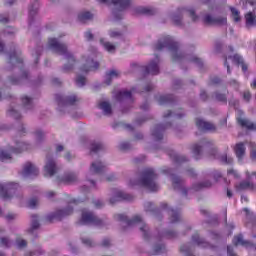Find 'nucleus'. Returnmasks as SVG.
<instances>
[{
  "mask_svg": "<svg viewBox=\"0 0 256 256\" xmlns=\"http://www.w3.org/2000/svg\"><path fill=\"white\" fill-rule=\"evenodd\" d=\"M155 179H157V175L153 168H146L141 175V178L138 182L142 187H146L149 191H159V185L155 183Z\"/></svg>",
  "mask_w": 256,
  "mask_h": 256,
  "instance_id": "f257e3e1",
  "label": "nucleus"
},
{
  "mask_svg": "<svg viewBox=\"0 0 256 256\" xmlns=\"http://www.w3.org/2000/svg\"><path fill=\"white\" fill-rule=\"evenodd\" d=\"M48 46L52 51H54V53H58V55H65L68 63H75V58L67 52V46H65V44L59 43L55 38H50L48 40Z\"/></svg>",
  "mask_w": 256,
  "mask_h": 256,
  "instance_id": "f03ea898",
  "label": "nucleus"
},
{
  "mask_svg": "<svg viewBox=\"0 0 256 256\" xmlns=\"http://www.w3.org/2000/svg\"><path fill=\"white\" fill-rule=\"evenodd\" d=\"M116 221H124L126 225H135V223L139 224L140 231H142L144 237H147V231H149V227L143 223L141 216H135L133 220L127 219V216L123 214H116L115 216Z\"/></svg>",
  "mask_w": 256,
  "mask_h": 256,
  "instance_id": "7ed1b4c3",
  "label": "nucleus"
},
{
  "mask_svg": "<svg viewBox=\"0 0 256 256\" xmlns=\"http://www.w3.org/2000/svg\"><path fill=\"white\" fill-rule=\"evenodd\" d=\"M165 47H167L168 49H170L171 51H174V53L172 54L173 57L175 58V55H177V43L175 41H173V39H171V37L166 36L165 38H163L162 40L158 41V43L155 46V49L157 51H161V49H165Z\"/></svg>",
  "mask_w": 256,
  "mask_h": 256,
  "instance_id": "20e7f679",
  "label": "nucleus"
},
{
  "mask_svg": "<svg viewBox=\"0 0 256 256\" xmlns=\"http://www.w3.org/2000/svg\"><path fill=\"white\" fill-rule=\"evenodd\" d=\"M256 172H246V181L241 182L236 188L238 191L245 189H255Z\"/></svg>",
  "mask_w": 256,
  "mask_h": 256,
  "instance_id": "39448f33",
  "label": "nucleus"
},
{
  "mask_svg": "<svg viewBox=\"0 0 256 256\" xmlns=\"http://www.w3.org/2000/svg\"><path fill=\"white\" fill-rule=\"evenodd\" d=\"M81 225H103V222L97 218L93 212L84 210L80 220Z\"/></svg>",
  "mask_w": 256,
  "mask_h": 256,
  "instance_id": "423d86ee",
  "label": "nucleus"
},
{
  "mask_svg": "<svg viewBox=\"0 0 256 256\" xmlns=\"http://www.w3.org/2000/svg\"><path fill=\"white\" fill-rule=\"evenodd\" d=\"M19 189V184L16 183H8V184H0V193L1 198L4 199V201H7V199H11V195L9 193H15Z\"/></svg>",
  "mask_w": 256,
  "mask_h": 256,
  "instance_id": "0eeeda50",
  "label": "nucleus"
},
{
  "mask_svg": "<svg viewBox=\"0 0 256 256\" xmlns=\"http://www.w3.org/2000/svg\"><path fill=\"white\" fill-rule=\"evenodd\" d=\"M94 57H97V53L95 51L92 52L91 58H83L84 66L82 69L84 73H89V71H95V69H99V63L95 62L93 59Z\"/></svg>",
  "mask_w": 256,
  "mask_h": 256,
  "instance_id": "6e6552de",
  "label": "nucleus"
},
{
  "mask_svg": "<svg viewBox=\"0 0 256 256\" xmlns=\"http://www.w3.org/2000/svg\"><path fill=\"white\" fill-rule=\"evenodd\" d=\"M57 171H58L57 164H55V161H53V159L47 156L46 164L44 166L45 177H53L55 173H57Z\"/></svg>",
  "mask_w": 256,
  "mask_h": 256,
  "instance_id": "1a4fd4ad",
  "label": "nucleus"
},
{
  "mask_svg": "<svg viewBox=\"0 0 256 256\" xmlns=\"http://www.w3.org/2000/svg\"><path fill=\"white\" fill-rule=\"evenodd\" d=\"M183 13H187V15L191 17L192 21H197L198 19L193 10L182 8L181 10H178V12L173 16L172 21L174 24L181 25V15H183Z\"/></svg>",
  "mask_w": 256,
  "mask_h": 256,
  "instance_id": "9d476101",
  "label": "nucleus"
},
{
  "mask_svg": "<svg viewBox=\"0 0 256 256\" xmlns=\"http://www.w3.org/2000/svg\"><path fill=\"white\" fill-rule=\"evenodd\" d=\"M100 3H106V5H115L118 7L120 11L127 9L129 5H131V1L129 0H98Z\"/></svg>",
  "mask_w": 256,
  "mask_h": 256,
  "instance_id": "9b49d317",
  "label": "nucleus"
},
{
  "mask_svg": "<svg viewBox=\"0 0 256 256\" xmlns=\"http://www.w3.org/2000/svg\"><path fill=\"white\" fill-rule=\"evenodd\" d=\"M114 197L110 199V203L111 205H115V203H117V201H131V199H133V197L129 194H125L124 192L120 191V190H116L113 193Z\"/></svg>",
  "mask_w": 256,
  "mask_h": 256,
  "instance_id": "f8f14e48",
  "label": "nucleus"
},
{
  "mask_svg": "<svg viewBox=\"0 0 256 256\" xmlns=\"http://www.w3.org/2000/svg\"><path fill=\"white\" fill-rule=\"evenodd\" d=\"M204 23L206 25H225L227 23L226 17H212L211 15H206L204 17Z\"/></svg>",
  "mask_w": 256,
  "mask_h": 256,
  "instance_id": "ddd939ff",
  "label": "nucleus"
},
{
  "mask_svg": "<svg viewBox=\"0 0 256 256\" xmlns=\"http://www.w3.org/2000/svg\"><path fill=\"white\" fill-rule=\"evenodd\" d=\"M22 175H24V177H29L31 175L37 176L39 175V169H37L31 162H28L23 167Z\"/></svg>",
  "mask_w": 256,
  "mask_h": 256,
  "instance_id": "4468645a",
  "label": "nucleus"
},
{
  "mask_svg": "<svg viewBox=\"0 0 256 256\" xmlns=\"http://www.w3.org/2000/svg\"><path fill=\"white\" fill-rule=\"evenodd\" d=\"M196 127H198L200 131H215V126L212 123L201 118L196 119Z\"/></svg>",
  "mask_w": 256,
  "mask_h": 256,
  "instance_id": "2eb2a0df",
  "label": "nucleus"
},
{
  "mask_svg": "<svg viewBox=\"0 0 256 256\" xmlns=\"http://www.w3.org/2000/svg\"><path fill=\"white\" fill-rule=\"evenodd\" d=\"M146 73L149 75H159V59H155L146 67Z\"/></svg>",
  "mask_w": 256,
  "mask_h": 256,
  "instance_id": "dca6fc26",
  "label": "nucleus"
},
{
  "mask_svg": "<svg viewBox=\"0 0 256 256\" xmlns=\"http://www.w3.org/2000/svg\"><path fill=\"white\" fill-rule=\"evenodd\" d=\"M71 213H73V208L71 207L66 210H58L52 217H50V221H53L54 219L61 221L63 217H67L68 215H71Z\"/></svg>",
  "mask_w": 256,
  "mask_h": 256,
  "instance_id": "f3484780",
  "label": "nucleus"
},
{
  "mask_svg": "<svg viewBox=\"0 0 256 256\" xmlns=\"http://www.w3.org/2000/svg\"><path fill=\"white\" fill-rule=\"evenodd\" d=\"M133 15H155V9L139 6L133 10Z\"/></svg>",
  "mask_w": 256,
  "mask_h": 256,
  "instance_id": "a211bd4d",
  "label": "nucleus"
},
{
  "mask_svg": "<svg viewBox=\"0 0 256 256\" xmlns=\"http://www.w3.org/2000/svg\"><path fill=\"white\" fill-rule=\"evenodd\" d=\"M75 181H77V174L75 173H67L60 179V183H64V185H71Z\"/></svg>",
  "mask_w": 256,
  "mask_h": 256,
  "instance_id": "6ab92c4d",
  "label": "nucleus"
},
{
  "mask_svg": "<svg viewBox=\"0 0 256 256\" xmlns=\"http://www.w3.org/2000/svg\"><path fill=\"white\" fill-rule=\"evenodd\" d=\"M238 123L241 125V127H245L250 131H256V123H253L245 118H238Z\"/></svg>",
  "mask_w": 256,
  "mask_h": 256,
  "instance_id": "aec40b11",
  "label": "nucleus"
},
{
  "mask_svg": "<svg viewBox=\"0 0 256 256\" xmlns=\"http://www.w3.org/2000/svg\"><path fill=\"white\" fill-rule=\"evenodd\" d=\"M235 155L238 159H243L245 157V144L244 143H238L234 147Z\"/></svg>",
  "mask_w": 256,
  "mask_h": 256,
  "instance_id": "412c9836",
  "label": "nucleus"
},
{
  "mask_svg": "<svg viewBox=\"0 0 256 256\" xmlns=\"http://www.w3.org/2000/svg\"><path fill=\"white\" fill-rule=\"evenodd\" d=\"M105 171V165L101 162H93L90 167L91 173H103Z\"/></svg>",
  "mask_w": 256,
  "mask_h": 256,
  "instance_id": "4be33fe9",
  "label": "nucleus"
},
{
  "mask_svg": "<svg viewBox=\"0 0 256 256\" xmlns=\"http://www.w3.org/2000/svg\"><path fill=\"white\" fill-rule=\"evenodd\" d=\"M233 244L234 245H243L244 247H249V245H251V242H247V241L243 240L242 235H237L233 239Z\"/></svg>",
  "mask_w": 256,
  "mask_h": 256,
  "instance_id": "5701e85b",
  "label": "nucleus"
},
{
  "mask_svg": "<svg viewBox=\"0 0 256 256\" xmlns=\"http://www.w3.org/2000/svg\"><path fill=\"white\" fill-rule=\"evenodd\" d=\"M117 101H125V99H131V91L123 90L116 95Z\"/></svg>",
  "mask_w": 256,
  "mask_h": 256,
  "instance_id": "b1692460",
  "label": "nucleus"
},
{
  "mask_svg": "<svg viewBox=\"0 0 256 256\" xmlns=\"http://www.w3.org/2000/svg\"><path fill=\"white\" fill-rule=\"evenodd\" d=\"M99 109H102L105 115H111V104H109V102H100Z\"/></svg>",
  "mask_w": 256,
  "mask_h": 256,
  "instance_id": "393cba45",
  "label": "nucleus"
},
{
  "mask_svg": "<svg viewBox=\"0 0 256 256\" xmlns=\"http://www.w3.org/2000/svg\"><path fill=\"white\" fill-rule=\"evenodd\" d=\"M79 21L81 23H85V21H89V19H93V14L91 12H80L78 15Z\"/></svg>",
  "mask_w": 256,
  "mask_h": 256,
  "instance_id": "a878e982",
  "label": "nucleus"
},
{
  "mask_svg": "<svg viewBox=\"0 0 256 256\" xmlns=\"http://www.w3.org/2000/svg\"><path fill=\"white\" fill-rule=\"evenodd\" d=\"M19 52L14 51L10 54V62L11 63H23V58H21Z\"/></svg>",
  "mask_w": 256,
  "mask_h": 256,
  "instance_id": "bb28decb",
  "label": "nucleus"
},
{
  "mask_svg": "<svg viewBox=\"0 0 256 256\" xmlns=\"http://www.w3.org/2000/svg\"><path fill=\"white\" fill-rule=\"evenodd\" d=\"M29 150V144L20 142L17 144V148L13 150L14 153H23V151Z\"/></svg>",
  "mask_w": 256,
  "mask_h": 256,
  "instance_id": "cd10ccee",
  "label": "nucleus"
},
{
  "mask_svg": "<svg viewBox=\"0 0 256 256\" xmlns=\"http://www.w3.org/2000/svg\"><path fill=\"white\" fill-rule=\"evenodd\" d=\"M120 73L117 70H111L109 73L106 74V79L109 80L107 82V85L111 83V79H117L119 77Z\"/></svg>",
  "mask_w": 256,
  "mask_h": 256,
  "instance_id": "c85d7f7f",
  "label": "nucleus"
},
{
  "mask_svg": "<svg viewBox=\"0 0 256 256\" xmlns=\"http://www.w3.org/2000/svg\"><path fill=\"white\" fill-rule=\"evenodd\" d=\"M35 229H39V221L37 220V216L33 215L31 219V228L28 231L29 233H33Z\"/></svg>",
  "mask_w": 256,
  "mask_h": 256,
  "instance_id": "c756f323",
  "label": "nucleus"
},
{
  "mask_svg": "<svg viewBox=\"0 0 256 256\" xmlns=\"http://www.w3.org/2000/svg\"><path fill=\"white\" fill-rule=\"evenodd\" d=\"M172 183L174 189H183V180L179 177H174L172 178Z\"/></svg>",
  "mask_w": 256,
  "mask_h": 256,
  "instance_id": "7c9ffc66",
  "label": "nucleus"
},
{
  "mask_svg": "<svg viewBox=\"0 0 256 256\" xmlns=\"http://www.w3.org/2000/svg\"><path fill=\"white\" fill-rule=\"evenodd\" d=\"M233 60L235 63H238V65H242V71H247V64L243 63V58H241V56L236 54L234 55Z\"/></svg>",
  "mask_w": 256,
  "mask_h": 256,
  "instance_id": "2f4dec72",
  "label": "nucleus"
},
{
  "mask_svg": "<svg viewBox=\"0 0 256 256\" xmlns=\"http://www.w3.org/2000/svg\"><path fill=\"white\" fill-rule=\"evenodd\" d=\"M249 149H250V158L255 161L256 159V144L255 142H250L249 143Z\"/></svg>",
  "mask_w": 256,
  "mask_h": 256,
  "instance_id": "473e14b6",
  "label": "nucleus"
},
{
  "mask_svg": "<svg viewBox=\"0 0 256 256\" xmlns=\"http://www.w3.org/2000/svg\"><path fill=\"white\" fill-rule=\"evenodd\" d=\"M100 42L103 44V47L108 51V53H114L115 51V45L111 44L110 42H103V40H100Z\"/></svg>",
  "mask_w": 256,
  "mask_h": 256,
  "instance_id": "72a5a7b5",
  "label": "nucleus"
},
{
  "mask_svg": "<svg viewBox=\"0 0 256 256\" xmlns=\"http://www.w3.org/2000/svg\"><path fill=\"white\" fill-rule=\"evenodd\" d=\"M232 13V18L236 23H239L241 21V15L239 14V10L235 8H230Z\"/></svg>",
  "mask_w": 256,
  "mask_h": 256,
  "instance_id": "f704fd0d",
  "label": "nucleus"
},
{
  "mask_svg": "<svg viewBox=\"0 0 256 256\" xmlns=\"http://www.w3.org/2000/svg\"><path fill=\"white\" fill-rule=\"evenodd\" d=\"M101 149H103V144L97 142V143H92L91 144V148L90 151L91 153H97V151H101Z\"/></svg>",
  "mask_w": 256,
  "mask_h": 256,
  "instance_id": "c9c22d12",
  "label": "nucleus"
},
{
  "mask_svg": "<svg viewBox=\"0 0 256 256\" xmlns=\"http://www.w3.org/2000/svg\"><path fill=\"white\" fill-rule=\"evenodd\" d=\"M169 215L171 217L170 218L171 223H177V221H179L180 219L179 213L175 212V210H170Z\"/></svg>",
  "mask_w": 256,
  "mask_h": 256,
  "instance_id": "e433bc0d",
  "label": "nucleus"
},
{
  "mask_svg": "<svg viewBox=\"0 0 256 256\" xmlns=\"http://www.w3.org/2000/svg\"><path fill=\"white\" fill-rule=\"evenodd\" d=\"M192 239L194 243H197V245H199L200 247H207V243H205L203 239L199 238V236H193Z\"/></svg>",
  "mask_w": 256,
  "mask_h": 256,
  "instance_id": "4c0bfd02",
  "label": "nucleus"
},
{
  "mask_svg": "<svg viewBox=\"0 0 256 256\" xmlns=\"http://www.w3.org/2000/svg\"><path fill=\"white\" fill-rule=\"evenodd\" d=\"M172 100V96L168 95V96H160L158 101L160 103V105H163V103H169Z\"/></svg>",
  "mask_w": 256,
  "mask_h": 256,
  "instance_id": "58836bf2",
  "label": "nucleus"
},
{
  "mask_svg": "<svg viewBox=\"0 0 256 256\" xmlns=\"http://www.w3.org/2000/svg\"><path fill=\"white\" fill-rule=\"evenodd\" d=\"M192 151H193V153H194V155H195V158H196V159H199V155L201 154V146L198 145V144H195V145L193 146Z\"/></svg>",
  "mask_w": 256,
  "mask_h": 256,
  "instance_id": "ea45409f",
  "label": "nucleus"
},
{
  "mask_svg": "<svg viewBox=\"0 0 256 256\" xmlns=\"http://www.w3.org/2000/svg\"><path fill=\"white\" fill-rule=\"evenodd\" d=\"M11 154H7L5 151H0V161H9Z\"/></svg>",
  "mask_w": 256,
  "mask_h": 256,
  "instance_id": "a19ab883",
  "label": "nucleus"
},
{
  "mask_svg": "<svg viewBox=\"0 0 256 256\" xmlns=\"http://www.w3.org/2000/svg\"><path fill=\"white\" fill-rule=\"evenodd\" d=\"M174 161H176V163H183L185 161H187V158L185 156H179L177 154H174L173 156Z\"/></svg>",
  "mask_w": 256,
  "mask_h": 256,
  "instance_id": "79ce46f5",
  "label": "nucleus"
},
{
  "mask_svg": "<svg viewBox=\"0 0 256 256\" xmlns=\"http://www.w3.org/2000/svg\"><path fill=\"white\" fill-rule=\"evenodd\" d=\"M86 81L87 80L83 76H78L76 78V84L78 85V87H83V85H85Z\"/></svg>",
  "mask_w": 256,
  "mask_h": 256,
  "instance_id": "37998d69",
  "label": "nucleus"
},
{
  "mask_svg": "<svg viewBox=\"0 0 256 256\" xmlns=\"http://www.w3.org/2000/svg\"><path fill=\"white\" fill-rule=\"evenodd\" d=\"M11 245V241L9 239L3 237L0 239V247H9Z\"/></svg>",
  "mask_w": 256,
  "mask_h": 256,
  "instance_id": "c03bdc74",
  "label": "nucleus"
},
{
  "mask_svg": "<svg viewBox=\"0 0 256 256\" xmlns=\"http://www.w3.org/2000/svg\"><path fill=\"white\" fill-rule=\"evenodd\" d=\"M16 244L18 247H27V241H25L24 239L18 238L16 240Z\"/></svg>",
  "mask_w": 256,
  "mask_h": 256,
  "instance_id": "a18cd8bd",
  "label": "nucleus"
},
{
  "mask_svg": "<svg viewBox=\"0 0 256 256\" xmlns=\"http://www.w3.org/2000/svg\"><path fill=\"white\" fill-rule=\"evenodd\" d=\"M75 101H77V96H70V97L66 98L65 103L69 104V105H73V103H75Z\"/></svg>",
  "mask_w": 256,
  "mask_h": 256,
  "instance_id": "49530a36",
  "label": "nucleus"
},
{
  "mask_svg": "<svg viewBox=\"0 0 256 256\" xmlns=\"http://www.w3.org/2000/svg\"><path fill=\"white\" fill-rule=\"evenodd\" d=\"M9 115H11V117H14V119H19V117H21V114L13 109L9 110Z\"/></svg>",
  "mask_w": 256,
  "mask_h": 256,
  "instance_id": "de8ad7c7",
  "label": "nucleus"
},
{
  "mask_svg": "<svg viewBox=\"0 0 256 256\" xmlns=\"http://www.w3.org/2000/svg\"><path fill=\"white\" fill-rule=\"evenodd\" d=\"M221 161H223V163H228V164H230V163H233V158H231V157H227V155H223V156H221Z\"/></svg>",
  "mask_w": 256,
  "mask_h": 256,
  "instance_id": "09e8293b",
  "label": "nucleus"
},
{
  "mask_svg": "<svg viewBox=\"0 0 256 256\" xmlns=\"http://www.w3.org/2000/svg\"><path fill=\"white\" fill-rule=\"evenodd\" d=\"M82 243H84V245H86V247H93V241L89 240V239H82Z\"/></svg>",
  "mask_w": 256,
  "mask_h": 256,
  "instance_id": "8fccbe9b",
  "label": "nucleus"
},
{
  "mask_svg": "<svg viewBox=\"0 0 256 256\" xmlns=\"http://www.w3.org/2000/svg\"><path fill=\"white\" fill-rule=\"evenodd\" d=\"M163 249H164L163 245H161V246H156V247H155L154 255H159L160 253H163Z\"/></svg>",
  "mask_w": 256,
  "mask_h": 256,
  "instance_id": "3c124183",
  "label": "nucleus"
},
{
  "mask_svg": "<svg viewBox=\"0 0 256 256\" xmlns=\"http://www.w3.org/2000/svg\"><path fill=\"white\" fill-rule=\"evenodd\" d=\"M243 98H244L245 101H250L251 100V92L245 91L243 93Z\"/></svg>",
  "mask_w": 256,
  "mask_h": 256,
  "instance_id": "603ef678",
  "label": "nucleus"
},
{
  "mask_svg": "<svg viewBox=\"0 0 256 256\" xmlns=\"http://www.w3.org/2000/svg\"><path fill=\"white\" fill-rule=\"evenodd\" d=\"M5 218L7 219V221H13V219H17V214H8L5 216Z\"/></svg>",
  "mask_w": 256,
  "mask_h": 256,
  "instance_id": "864d4df0",
  "label": "nucleus"
},
{
  "mask_svg": "<svg viewBox=\"0 0 256 256\" xmlns=\"http://www.w3.org/2000/svg\"><path fill=\"white\" fill-rule=\"evenodd\" d=\"M22 103L24 104V105H31V98H29V97H23L22 98Z\"/></svg>",
  "mask_w": 256,
  "mask_h": 256,
  "instance_id": "5fc2aeb1",
  "label": "nucleus"
},
{
  "mask_svg": "<svg viewBox=\"0 0 256 256\" xmlns=\"http://www.w3.org/2000/svg\"><path fill=\"white\" fill-rule=\"evenodd\" d=\"M216 99H218V101H223V102L227 101V97H225V95H223V94H218L216 96Z\"/></svg>",
  "mask_w": 256,
  "mask_h": 256,
  "instance_id": "6e6d98bb",
  "label": "nucleus"
},
{
  "mask_svg": "<svg viewBox=\"0 0 256 256\" xmlns=\"http://www.w3.org/2000/svg\"><path fill=\"white\" fill-rule=\"evenodd\" d=\"M38 201L37 199H32L29 201V207L33 208L37 205Z\"/></svg>",
  "mask_w": 256,
  "mask_h": 256,
  "instance_id": "4d7b16f0",
  "label": "nucleus"
},
{
  "mask_svg": "<svg viewBox=\"0 0 256 256\" xmlns=\"http://www.w3.org/2000/svg\"><path fill=\"white\" fill-rule=\"evenodd\" d=\"M85 38L88 40V41H91V39H93V34L90 32V31H87L85 33Z\"/></svg>",
  "mask_w": 256,
  "mask_h": 256,
  "instance_id": "13d9d810",
  "label": "nucleus"
},
{
  "mask_svg": "<svg viewBox=\"0 0 256 256\" xmlns=\"http://www.w3.org/2000/svg\"><path fill=\"white\" fill-rule=\"evenodd\" d=\"M36 139L38 140V141H41V139H43V132H41V131H38V132H36Z\"/></svg>",
  "mask_w": 256,
  "mask_h": 256,
  "instance_id": "bf43d9fd",
  "label": "nucleus"
},
{
  "mask_svg": "<svg viewBox=\"0 0 256 256\" xmlns=\"http://www.w3.org/2000/svg\"><path fill=\"white\" fill-rule=\"evenodd\" d=\"M150 207H153V203L147 202V203L145 204V209H146V211H153V209H151Z\"/></svg>",
  "mask_w": 256,
  "mask_h": 256,
  "instance_id": "052dcab7",
  "label": "nucleus"
},
{
  "mask_svg": "<svg viewBox=\"0 0 256 256\" xmlns=\"http://www.w3.org/2000/svg\"><path fill=\"white\" fill-rule=\"evenodd\" d=\"M102 245L103 247H109V245H111V241L109 239H104Z\"/></svg>",
  "mask_w": 256,
  "mask_h": 256,
  "instance_id": "680f3d73",
  "label": "nucleus"
},
{
  "mask_svg": "<svg viewBox=\"0 0 256 256\" xmlns=\"http://www.w3.org/2000/svg\"><path fill=\"white\" fill-rule=\"evenodd\" d=\"M204 187H211V182H204L200 184L199 189H203Z\"/></svg>",
  "mask_w": 256,
  "mask_h": 256,
  "instance_id": "e2e57ef3",
  "label": "nucleus"
},
{
  "mask_svg": "<svg viewBox=\"0 0 256 256\" xmlns=\"http://www.w3.org/2000/svg\"><path fill=\"white\" fill-rule=\"evenodd\" d=\"M154 137H156V139L159 141L161 139H163V134L161 132H158V133H154L153 134Z\"/></svg>",
  "mask_w": 256,
  "mask_h": 256,
  "instance_id": "0e129e2a",
  "label": "nucleus"
},
{
  "mask_svg": "<svg viewBox=\"0 0 256 256\" xmlns=\"http://www.w3.org/2000/svg\"><path fill=\"white\" fill-rule=\"evenodd\" d=\"M119 36H121V33H119V32H115V31H110V37H119Z\"/></svg>",
  "mask_w": 256,
  "mask_h": 256,
  "instance_id": "69168bd1",
  "label": "nucleus"
},
{
  "mask_svg": "<svg viewBox=\"0 0 256 256\" xmlns=\"http://www.w3.org/2000/svg\"><path fill=\"white\" fill-rule=\"evenodd\" d=\"M8 21H9V17H7V16H1L0 17V23H8Z\"/></svg>",
  "mask_w": 256,
  "mask_h": 256,
  "instance_id": "338daca9",
  "label": "nucleus"
},
{
  "mask_svg": "<svg viewBox=\"0 0 256 256\" xmlns=\"http://www.w3.org/2000/svg\"><path fill=\"white\" fill-rule=\"evenodd\" d=\"M228 175H233V177H239L235 170H228Z\"/></svg>",
  "mask_w": 256,
  "mask_h": 256,
  "instance_id": "774afa93",
  "label": "nucleus"
}]
</instances>
